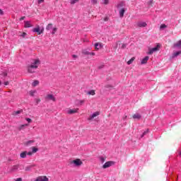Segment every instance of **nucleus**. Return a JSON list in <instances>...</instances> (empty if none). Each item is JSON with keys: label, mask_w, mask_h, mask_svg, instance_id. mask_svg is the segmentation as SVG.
<instances>
[{"label": "nucleus", "mask_w": 181, "mask_h": 181, "mask_svg": "<svg viewBox=\"0 0 181 181\" xmlns=\"http://www.w3.org/2000/svg\"><path fill=\"white\" fill-rule=\"evenodd\" d=\"M149 60V57H145L142 60H141V64H146L148 63V61Z\"/></svg>", "instance_id": "nucleus-13"}, {"label": "nucleus", "mask_w": 181, "mask_h": 181, "mask_svg": "<svg viewBox=\"0 0 181 181\" xmlns=\"http://www.w3.org/2000/svg\"><path fill=\"white\" fill-rule=\"evenodd\" d=\"M134 60H135V57H132L128 62H127V64H132V63L134 62Z\"/></svg>", "instance_id": "nucleus-23"}, {"label": "nucleus", "mask_w": 181, "mask_h": 181, "mask_svg": "<svg viewBox=\"0 0 181 181\" xmlns=\"http://www.w3.org/2000/svg\"><path fill=\"white\" fill-rule=\"evenodd\" d=\"M72 57H74V59H77V55L73 54V55H72Z\"/></svg>", "instance_id": "nucleus-48"}, {"label": "nucleus", "mask_w": 181, "mask_h": 181, "mask_svg": "<svg viewBox=\"0 0 181 181\" xmlns=\"http://www.w3.org/2000/svg\"><path fill=\"white\" fill-rule=\"evenodd\" d=\"M82 53H83V54H86V55L90 54V52H88V51H87V50H83Z\"/></svg>", "instance_id": "nucleus-28"}, {"label": "nucleus", "mask_w": 181, "mask_h": 181, "mask_svg": "<svg viewBox=\"0 0 181 181\" xmlns=\"http://www.w3.org/2000/svg\"><path fill=\"white\" fill-rule=\"evenodd\" d=\"M4 85H5V86H8V85H9V82H8V81L4 82Z\"/></svg>", "instance_id": "nucleus-44"}, {"label": "nucleus", "mask_w": 181, "mask_h": 181, "mask_svg": "<svg viewBox=\"0 0 181 181\" xmlns=\"http://www.w3.org/2000/svg\"><path fill=\"white\" fill-rule=\"evenodd\" d=\"M35 93H36V91H35V90L34 91L33 90L30 91V95L34 96Z\"/></svg>", "instance_id": "nucleus-32"}, {"label": "nucleus", "mask_w": 181, "mask_h": 181, "mask_svg": "<svg viewBox=\"0 0 181 181\" xmlns=\"http://www.w3.org/2000/svg\"><path fill=\"white\" fill-rule=\"evenodd\" d=\"M23 19H25V17H21V18H20V21H23Z\"/></svg>", "instance_id": "nucleus-49"}, {"label": "nucleus", "mask_w": 181, "mask_h": 181, "mask_svg": "<svg viewBox=\"0 0 181 181\" xmlns=\"http://www.w3.org/2000/svg\"><path fill=\"white\" fill-rule=\"evenodd\" d=\"M180 156H181V152L180 153Z\"/></svg>", "instance_id": "nucleus-53"}, {"label": "nucleus", "mask_w": 181, "mask_h": 181, "mask_svg": "<svg viewBox=\"0 0 181 181\" xmlns=\"http://www.w3.org/2000/svg\"><path fill=\"white\" fill-rule=\"evenodd\" d=\"M32 26L33 25L30 23V21H25L24 28H32Z\"/></svg>", "instance_id": "nucleus-14"}, {"label": "nucleus", "mask_w": 181, "mask_h": 181, "mask_svg": "<svg viewBox=\"0 0 181 181\" xmlns=\"http://www.w3.org/2000/svg\"><path fill=\"white\" fill-rule=\"evenodd\" d=\"M167 26L165 25V24H162L160 26V29H165L166 28Z\"/></svg>", "instance_id": "nucleus-31"}, {"label": "nucleus", "mask_w": 181, "mask_h": 181, "mask_svg": "<svg viewBox=\"0 0 181 181\" xmlns=\"http://www.w3.org/2000/svg\"><path fill=\"white\" fill-rule=\"evenodd\" d=\"M35 181H49V178L46 176H40L37 177Z\"/></svg>", "instance_id": "nucleus-6"}, {"label": "nucleus", "mask_w": 181, "mask_h": 181, "mask_svg": "<svg viewBox=\"0 0 181 181\" xmlns=\"http://www.w3.org/2000/svg\"><path fill=\"white\" fill-rule=\"evenodd\" d=\"M36 86H39V81H34L32 83L33 87H36Z\"/></svg>", "instance_id": "nucleus-24"}, {"label": "nucleus", "mask_w": 181, "mask_h": 181, "mask_svg": "<svg viewBox=\"0 0 181 181\" xmlns=\"http://www.w3.org/2000/svg\"><path fill=\"white\" fill-rule=\"evenodd\" d=\"M72 163L75 164L76 166H81L83 165V161L77 158L72 161Z\"/></svg>", "instance_id": "nucleus-5"}, {"label": "nucleus", "mask_w": 181, "mask_h": 181, "mask_svg": "<svg viewBox=\"0 0 181 181\" xmlns=\"http://www.w3.org/2000/svg\"><path fill=\"white\" fill-rule=\"evenodd\" d=\"M26 35H28L26 33H23L21 36L22 37L25 38V37L26 36Z\"/></svg>", "instance_id": "nucleus-42"}, {"label": "nucleus", "mask_w": 181, "mask_h": 181, "mask_svg": "<svg viewBox=\"0 0 181 181\" xmlns=\"http://www.w3.org/2000/svg\"><path fill=\"white\" fill-rule=\"evenodd\" d=\"M137 26H139V28H145V26H146V23L139 22V23H137Z\"/></svg>", "instance_id": "nucleus-12"}, {"label": "nucleus", "mask_w": 181, "mask_h": 181, "mask_svg": "<svg viewBox=\"0 0 181 181\" xmlns=\"http://www.w3.org/2000/svg\"><path fill=\"white\" fill-rule=\"evenodd\" d=\"M38 4L40 5V4H43L45 2V0H37Z\"/></svg>", "instance_id": "nucleus-36"}, {"label": "nucleus", "mask_w": 181, "mask_h": 181, "mask_svg": "<svg viewBox=\"0 0 181 181\" xmlns=\"http://www.w3.org/2000/svg\"><path fill=\"white\" fill-rule=\"evenodd\" d=\"M109 2H110V0H104L105 5H108Z\"/></svg>", "instance_id": "nucleus-37"}, {"label": "nucleus", "mask_w": 181, "mask_h": 181, "mask_svg": "<svg viewBox=\"0 0 181 181\" xmlns=\"http://www.w3.org/2000/svg\"><path fill=\"white\" fill-rule=\"evenodd\" d=\"M31 149H32V153H36V152H37V151H39V148H36L35 146L31 147Z\"/></svg>", "instance_id": "nucleus-19"}, {"label": "nucleus", "mask_w": 181, "mask_h": 181, "mask_svg": "<svg viewBox=\"0 0 181 181\" xmlns=\"http://www.w3.org/2000/svg\"><path fill=\"white\" fill-rule=\"evenodd\" d=\"M100 115V112H95L92 115H90L88 118L89 121H91L95 117H98Z\"/></svg>", "instance_id": "nucleus-9"}, {"label": "nucleus", "mask_w": 181, "mask_h": 181, "mask_svg": "<svg viewBox=\"0 0 181 181\" xmlns=\"http://www.w3.org/2000/svg\"><path fill=\"white\" fill-rule=\"evenodd\" d=\"M53 28V24L49 23L46 27V30H50V29Z\"/></svg>", "instance_id": "nucleus-18"}, {"label": "nucleus", "mask_w": 181, "mask_h": 181, "mask_svg": "<svg viewBox=\"0 0 181 181\" xmlns=\"http://www.w3.org/2000/svg\"><path fill=\"white\" fill-rule=\"evenodd\" d=\"M40 64V60L39 59L33 60V62L31 63V64L28 66V72L35 73Z\"/></svg>", "instance_id": "nucleus-1"}, {"label": "nucleus", "mask_w": 181, "mask_h": 181, "mask_svg": "<svg viewBox=\"0 0 181 181\" xmlns=\"http://www.w3.org/2000/svg\"><path fill=\"white\" fill-rule=\"evenodd\" d=\"M31 144H35V140H30L25 143V145L27 146H29V145H31Z\"/></svg>", "instance_id": "nucleus-21"}, {"label": "nucleus", "mask_w": 181, "mask_h": 181, "mask_svg": "<svg viewBox=\"0 0 181 181\" xmlns=\"http://www.w3.org/2000/svg\"><path fill=\"white\" fill-rule=\"evenodd\" d=\"M1 76H4V77H6V76H8V73H6V72H3V73L1 74Z\"/></svg>", "instance_id": "nucleus-39"}, {"label": "nucleus", "mask_w": 181, "mask_h": 181, "mask_svg": "<svg viewBox=\"0 0 181 181\" xmlns=\"http://www.w3.org/2000/svg\"><path fill=\"white\" fill-rule=\"evenodd\" d=\"M132 118L134 119H141V115H139V113H136V114H134L132 115Z\"/></svg>", "instance_id": "nucleus-11"}, {"label": "nucleus", "mask_w": 181, "mask_h": 181, "mask_svg": "<svg viewBox=\"0 0 181 181\" xmlns=\"http://www.w3.org/2000/svg\"><path fill=\"white\" fill-rule=\"evenodd\" d=\"M38 101L40 102V99H39Z\"/></svg>", "instance_id": "nucleus-52"}, {"label": "nucleus", "mask_w": 181, "mask_h": 181, "mask_svg": "<svg viewBox=\"0 0 181 181\" xmlns=\"http://www.w3.org/2000/svg\"><path fill=\"white\" fill-rule=\"evenodd\" d=\"M89 54H90L91 56H95V53H94V52H90Z\"/></svg>", "instance_id": "nucleus-46"}, {"label": "nucleus", "mask_w": 181, "mask_h": 181, "mask_svg": "<svg viewBox=\"0 0 181 181\" xmlns=\"http://www.w3.org/2000/svg\"><path fill=\"white\" fill-rule=\"evenodd\" d=\"M79 103H80L81 105L82 104H84V100H80Z\"/></svg>", "instance_id": "nucleus-45"}, {"label": "nucleus", "mask_w": 181, "mask_h": 181, "mask_svg": "<svg viewBox=\"0 0 181 181\" xmlns=\"http://www.w3.org/2000/svg\"><path fill=\"white\" fill-rule=\"evenodd\" d=\"M1 84H2V81H1V80H0V86H1Z\"/></svg>", "instance_id": "nucleus-51"}, {"label": "nucleus", "mask_w": 181, "mask_h": 181, "mask_svg": "<svg viewBox=\"0 0 181 181\" xmlns=\"http://www.w3.org/2000/svg\"><path fill=\"white\" fill-rule=\"evenodd\" d=\"M114 163L112 161H107L103 165V169H107V168H110V166H112Z\"/></svg>", "instance_id": "nucleus-8"}, {"label": "nucleus", "mask_w": 181, "mask_h": 181, "mask_svg": "<svg viewBox=\"0 0 181 181\" xmlns=\"http://www.w3.org/2000/svg\"><path fill=\"white\" fill-rule=\"evenodd\" d=\"M146 134H148V130L143 132L142 135L141 136V138H144V136H145Z\"/></svg>", "instance_id": "nucleus-34"}, {"label": "nucleus", "mask_w": 181, "mask_h": 181, "mask_svg": "<svg viewBox=\"0 0 181 181\" xmlns=\"http://www.w3.org/2000/svg\"><path fill=\"white\" fill-rule=\"evenodd\" d=\"M45 100H47V101H56V98H54V95H52V94H49L47 95L45 97Z\"/></svg>", "instance_id": "nucleus-4"}, {"label": "nucleus", "mask_w": 181, "mask_h": 181, "mask_svg": "<svg viewBox=\"0 0 181 181\" xmlns=\"http://www.w3.org/2000/svg\"><path fill=\"white\" fill-rule=\"evenodd\" d=\"M105 88H112V86H111V85H106Z\"/></svg>", "instance_id": "nucleus-41"}, {"label": "nucleus", "mask_w": 181, "mask_h": 181, "mask_svg": "<svg viewBox=\"0 0 181 181\" xmlns=\"http://www.w3.org/2000/svg\"><path fill=\"white\" fill-rule=\"evenodd\" d=\"M27 155H28L29 156H32V155H33V153L29 151L28 153H27Z\"/></svg>", "instance_id": "nucleus-43"}, {"label": "nucleus", "mask_w": 181, "mask_h": 181, "mask_svg": "<svg viewBox=\"0 0 181 181\" xmlns=\"http://www.w3.org/2000/svg\"><path fill=\"white\" fill-rule=\"evenodd\" d=\"M179 54H181V51H178L177 52H174L173 54L172 58L174 59V57H177V56H179Z\"/></svg>", "instance_id": "nucleus-17"}, {"label": "nucleus", "mask_w": 181, "mask_h": 181, "mask_svg": "<svg viewBox=\"0 0 181 181\" xmlns=\"http://www.w3.org/2000/svg\"><path fill=\"white\" fill-rule=\"evenodd\" d=\"M91 3L93 4V5H97L98 1L97 0H91Z\"/></svg>", "instance_id": "nucleus-29"}, {"label": "nucleus", "mask_w": 181, "mask_h": 181, "mask_svg": "<svg viewBox=\"0 0 181 181\" xmlns=\"http://www.w3.org/2000/svg\"><path fill=\"white\" fill-rule=\"evenodd\" d=\"M121 6V4L117 5V8H119Z\"/></svg>", "instance_id": "nucleus-50"}, {"label": "nucleus", "mask_w": 181, "mask_h": 181, "mask_svg": "<svg viewBox=\"0 0 181 181\" xmlns=\"http://www.w3.org/2000/svg\"><path fill=\"white\" fill-rule=\"evenodd\" d=\"M78 111V108L76 109H69L67 110V114H69L70 115H73V114H76L77 113Z\"/></svg>", "instance_id": "nucleus-7"}, {"label": "nucleus", "mask_w": 181, "mask_h": 181, "mask_svg": "<svg viewBox=\"0 0 181 181\" xmlns=\"http://www.w3.org/2000/svg\"><path fill=\"white\" fill-rule=\"evenodd\" d=\"M119 13L120 18H123V17H124V13H125V9L122 8V9L119 11Z\"/></svg>", "instance_id": "nucleus-16"}, {"label": "nucleus", "mask_w": 181, "mask_h": 181, "mask_svg": "<svg viewBox=\"0 0 181 181\" xmlns=\"http://www.w3.org/2000/svg\"><path fill=\"white\" fill-rule=\"evenodd\" d=\"M25 120L28 121V122L29 124H30V122H32V120H31L30 118H26Z\"/></svg>", "instance_id": "nucleus-40"}, {"label": "nucleus", "mask_w": 181, "mask_h": 181, "mask_svg": "<svg viewBox=\"0 0 181 181\" xmlns=\"http://www.w3.org/2000/svg\"><path fill=\"white\" fill-rule=\"evenodd\" d=\"M0 15H4V11L0 8Z\"/></svg>", "instance_id": "nucleus-47"}, {"label": "nucleus", "mask_w": 181, "mask_h": 181, "mask_svg": "<svg viewBox=\"0 0 181 181\" xmlns=\"http://www.w3.org/2000/svg\"><path fill=\"white\" fill-rule=\"evenodd\" d=\"M22 112V110H17V111H14L12 113V115H19V114H21Z\"/></svg>", "instance_id": "nucleus-20"}, {"label": "nucleus", "mask_w": 181, "mask_h": 181, "mask_svg": "<svg viewBox=\"0 0 181 181\" xmlns=\"http://www.w3.org/2000/svg\"><path fill=\"white\" fill-rule=\"evenodd\" d=\"M24 127H28V124H22V125H21L20 127H19L20 131H21V129H23Z\"/></svg>", "instance_id": "nucleus-30"}, {"label": "nucleus", "mask_w": 181, "mask_h": 181, "mask_svg": "<svg viewBox=\"0 0 181 181\" xmlns=\"http://www.w3.org/2000/svg\"><path fill=\"white\" fill-rule=\"evenodd\" d=\"M159 49H160V45L158 44L156 47L149 49L148 54H153L155 52H158Z\"/></svg>", "instance_id": "nucleus-3"}, {"label": "nucleus", "mask_w": 181, "mask_h": 181, "mask_svg": "<svg viewBox=\"0 0 181 181\" xmlns=\"http://www.w3.org/2000/svg\"><path fill=\"white\" fill-rule=\"evenodd\" d=\"M101 47H103V44L98 43V42H96L95 44V50H100V49H101Z\"/></svg>", "instance_id": "nucleus-10"}, {"label": "nucleus", "mask_w": 181, "mask_h": 181, "mask_svg": "<svg viewBox=\"0 0 181 181\" xmlns=\"http://www.w3.org/2000/svg\"><path fill=\"white\" fill-rule=\"evenodd\" d=\"M57 30V28H54L52 34L54 35V33H56Z\"/></svg>", "instance_id": "nucleus-35"}, {"label": "nucleus", "mask_w": 181, "mask_h": 181, "mask_svg": "<svg viewBox=\"0 0 181 181\" xmlns=\"http://www.w3.org/2000/svg\"><path fill=\"white\" fill-rule=\"evenodd\" d=\"M78 2V0H71V4L74 5V4H77Z\"/></svg>", "instance_id": "nucleus-26"}, {"label": "nucleus", "mask_w": 181, "mask_h": 181, "mask_svg": "<svg viewBox=\"0 0 181 181\" xmlns=\"http://www.w3.org/2000/svg\"><path fill=\"white\" fill-rule=\"evenodd\" d=\"M19 169V165H13L11 168L12 172H15V170H18Z\"/></svg>", "instance_id": "nucleus-22"}, {"label": "nucleus", "mask_w": 181, "mask_h": 181, "mask_svg": "<svg viewBox=\"0 0 181 181\" xmlns=\"http://www.w3.org/2000/svg\"><path fill=\"white\" fill-rule=\"evenodd\" d=\"M32 167H33L32 165L27 166V167H25V170L29 171V170H30V169H32Z\"/></svg>", "instance_id": "nucleus-27"}, {"label": "nucleus", "mask_w": 181, "mask_h": 181, "mask_svg": "<svg viewBox=\"0 0 181 181\" xmlns=\"http://www.w3.org/2000/svg\"><path fill=\"white\" fill-rule=\"evenodd\" d=\"M125 47H127V45L122 44L121 49H125Z\"/></svg>", "instance_id": "nucleus-38"}, {"label": "nucleus", "mask_w": 181, "mask_h": 181, "mask_svg": "<svg viewBox=\"0 0 181 181\" xmlns=\"http://www.w3.org/2000/svg\"><path fill=\"white\" fill-rule=\"evenodd\" d=\"M89 95H95V90H91L90 91L88 92Z\"/></svg>", "instance_id": "nucleus-25"}, {"label": "nucleus", "mask_w": 181, "mask_h": 181, "mask_svg": "<svg viewBox=\"0 0 181 181\" xmlns=\"http://www.w3.org/2000/svg\"><path fill=\"white\" fill-rule=\"evenodd\" d=\"M27 155H28V151H23V152L21 153L20 157L22 159H25V158H26Z\"/></svg>", "instance_id": "nucleus-15"}, {"label": "nucleus", "mask_w": 181, "mask_h": 181, "mask_svg": "<svg viewBox=\"0 0 181 181\" xmlns=\"http://www.w3.org/2000/svg\"><path fill=\"white\" fill-rule=\"evenodd\" d=\"M33 32L37 33V35H42L45 32V28L40 30V26L37 25L36 28L33 29Z\"/></svg>", "instance_id": "nucleus-2"}, {"label": "nucleus", "mask_w": 181, "mask_h": 181, "mask_svg": "<svg viewBox=\"0 0 181 181\" xmlns=\"http://www.w3.org/2000/svg\"><path fill=\"white\" fill-rule=\"evenodd\" d=\"M100 161H101L103 163H104V162H105V158L104 157H100Z\"/></svg>", "instance_id": "nucleus-33"}]
</instances>
